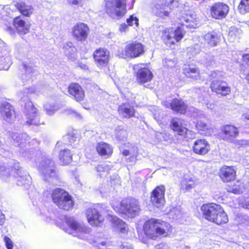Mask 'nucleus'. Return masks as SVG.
<instances>
[{
    "label": "nucleus",
    "instance_id": "nucleus-53",
    "mask_svg": "<svg viewBox=\"0 0 249 249\" xmlns=\"http://www.w3.org/2000/svg\"><path fill=\"white\" fill-rule=\"evenodd\" d=\"M4 241L5 243L6 246L8 249H12L13 248V243L11 240L8 237L5 236L4 238Z\"/></svg>",
    "mask_w": 249,
    "mask_h": 249
},
{
    "label": "nucleus",
    "instance_id": "nucleus-45",
    "mask_svg": "<svg viewBox=\"0 0 249 249\" xmlns=\"http://www.w3.org/2000/svg\"><path fill=\"white\" fill-rule=\"evenodd\" d=\"M180 212L181 211L179 208H174L170 211L169 213V216L173 219H177L181 214Z\"/></svg>",
    "mask_w": 249,
    "mask_h": 249
},
{
    "label": "nucleus",
    "instance_id": "nucleus-51",
    "mask_svg": "<svg viewBox=\"0 0 249 249\" xmlns=\"http://www.w3.org/2000/svg\"><path fill=\"white\" fill-rule=\"evenodd\" d=\"M65 113L68 115H72L73 116L76 117H79L81 118V116L77 112L71 108H67L65 110Z\"/></svg>",
    "mask_w": 249,
    "mask_h": 249
},
{
    "label": "nucleus",
    "instance_id": "nucleus-16",
    "mask_svg": "<svg viewBox=\"0 0 249 249\" xmlns=\"http://www.w3.org/2000/svg\"><path fill=\"white\" fill-rule=\"evenodd\" d=\"M0 115L4 121L9 123H12L16 118L13 107L7 102H3L1 104Z\"/></svg>",
    "mask_w": 249,
    "mask_h": 249
},
{
    "label": "nucleus",
    "instance_id": "nucleus-30",
    "mask_svg": "<svg viewBox=\"0 0 249 249\" xmlns=\"http://www.w3.org/2000/svg\"><path fill=\"white\" fill-rule=\"evenodd\" d=\"M118 112L119 115L126 118H130L134 116L135 110L133 107L129 104H123L118 107Z\"/></svg>",
    "mask_w": 249,
    "mask_h": 249
},
{
    "label": "nucleus",
    "instance_id": "nucleus-61",
    "mask_svg": "<svg viewBox=\"0 0 249 249\" xmlns=\"http://www.w3.org/2000/svg\"><path fill=\"white\" fill-rule=\"evenodd\" d=\"M5 220V216L2 212L0 211V225H2Z\"/></svg>",
    "mask_w": 249,
    "mask_h": 249
},
{
    "label": "nucleus",
    "instance_id": "nucleus-58",
    "mask_svg": "<svg viewBox=\"0 0 249 249\" xmlns=\"http://www.w3.org/2000/svg\"><path fill=\"white\" fill-rule=\"evenodd\" d=\"M78 67L81 69H83L84 70H86L88 69V67L85 64L83 63L82 62H78Z\"/></svg>",
    "mask_w": 249,
    "mask_h": 249
},
{
    "label": "nucleus",
    "instance_id": "nucleus-52",
    "mask_svg": "<svg viewBox=\"0 0 249 249\" xmlns=\"http://www.w3.org/2000/svg\"><path fill=\"white\" fill-rule=\"evenodd\" d=\"M227 191L234 194H238L240 193V189L238 186L231 187L229 186L227 188Z\"/></svg>",
    "mask_w": 249,
    "mask_h": 249
},
{
    "label": "nucleus",
    "instance_id": "nucleus-34",
    "mask_svg": "<svg viewBox=\"0 0 249 249\" xmlns=\"http://www.w3.org/2000/svg\"><path fill=\"white\" fill-rule=\"evenodd\" d=\"M72 156L71 151L68 149L61 150L59 155L60 163L63 165L70 164L72 161Z\"/></svg>",
    "mask_w": 249,
    "mask_h": 249
},
{
    "label": "nucleus",
    "instance_id": "nucleus-12",
    "mask_svg": "<svg viewBox=\"0 0 249 249\" xmlns=\"http://www.w3.org/2000/svg\"><path fill=\"white\" fill-rule=\"evenodd\" d=\"M39 169L45 180H49L56 176L54 161L50 159H45L41 162Z\"/></svg>",
    "mask_w": 249,
    "mask_h": 249
},
{
    "label": "nucleus",
    "instance_id": "nucleus-63",
    "mask_svg": "<svg viewBox=\"0 0 249 249\" xmlns=\"http://www.w3.org/2000/svg\"><path fill=\"white\" fill-rule=\"evenodd\" d=\"M243 117L244 119L249 121V112L244 114Z\"/></svg>",
    "mask_w": 249,
    "mask_h": 249
},
{
    "label": "nucleus",
    "instance_id": "nucleus-29",
    "mask_svg": "<svg viewBox=\"0 0 249 249\" xmlns=\"http://www.w3.org/2000/svg\"><path fill=\"white\" fill-rule=\"evenodd\" d=\"M111 221L113 227L122 233H125L128 230V225L122 220L116 216H111Z\"/></svg>",
    "mask_w": 249,
    "mask_h": 249
},
{
    "label": "nucleus",
    "instance_id": "nucleus-64",
    "mask_svg": "<svg viewBox=\"0 0 249 249\" xmlns=\"http://www.w3.org/2000/svg\"><path fill=\"white\" fill-rule=\"evenodd\" d=\"M122 249H133L130 245H123Z\"/></svg>",
    "mask_w": 249,
    "mask_h": 249
},
{
    "label": "nucleus",
    "instance_id": "nucleus-26",
    "mask_svg": "<svg viewBox=\"0 0 249 249\" xmlns=\"http://www.w3.org/2000/svg\"><path fill=\"white\" fill-rule=\"evenodd\" d=\"M13 25L18 33L21 35L27 34L30 29V25L26 24L20 17H16L14 19Z\"/></svg>",
    "mask_w": 249,
    "mask_h": 249
},
{
    "label": "nucleus",
    "instance_id": "nucleus-37",
    "mask_svg": "<svg viewBox=\"0 0 249 249\" xmlns=\"http://www.w3.org/2000/svg\"><path fill=\"white\" fill-rule=\"evenodd\" d=\"M196 185L195 180L190 177L185 178L181 182V188L186 190H189L194 188Z\"/></svg>",
    "mask_w": 249,
    "mask_h": 249
},
{
    "label": "nucleus",
    "instance_id": "nucleus-14",
    "mask_svg": "<svg viewBox=\"0 0 249 249\" xmlns=\"http://www.w3.org/2000/svg\"><path fill=\"white\" fill-rule=\"evenodd\" d=\"M93 57L98 67H105L108 63L110 53L107 49L100 48L94 52Z\"/></svg>",
    "mask_w": 249,
    "mask_h": 249
},
{
    "label": "nucleus",
    "instance_id": "nucleus-13",
    "mask_svg": "<svg viewBox=\"0 0 249 249\" xmlns=\"http://www.w3.org/2000/svg\"><path fill=\"white\" fill-rule=\"evenodd\" d=\"M229 11V6L223 2H216L213 4L210 8L212 17L217 19L225 18Z\"/></svg>",
    "mask_w": 249,
    "mask_h": 249
},
{
    "label": "nucleus",
    "instance_id": "nucleus-59",
    "mask_svg": "<svg viewBox=\"0 0 249 249\" xmlns=\"http://www.w3.org/2000/svg\"><path fill=\"white\" fill-rule=\"evenodd\" d=\"M24 68L25 69V70H26L27 73L22 75V79L26 78L27 77L28 78L31 77V74L28 73V72H29V70H28V68L27 67H26L25 66H24Z\"/></svg>",
    "mask_w": 249,
    "mask_h": 249
},
{
    "label": "nucleus",
    "instance_id": "nucleus-60",
    "mask_svg": "<svg viewBox=\"0 0 249 249\" xmlns=\"http://www.w3.org/2000/svg\"><path fill=\"white\" fill-rule=\"evenodd\" d=\"M243 59L248 65H249V54H245L243 55Z\"/></svg>",
    "mask_w": 249,
    "mask_h": 249
},
{
    "label": "nucleus",
    "instance_id": "nucleus-18",
    "mask_svg": "<svg viewBox=\"0 0 249 249\" xmlns=\"http://www.w3.org/2000/svg\"><path fill=\"white\" fill-rule=\"evenodd\" d=\"M87 217L89 224L98 226L104 220V217L97 208L89 209L87 212Z\"/></svg>",
    "mask_w": 249,
    "mask_h": 249
},
{
    "label": "nucleus",
    "instance_id": "nucleus-43",
    "mask_svg": "<svg viewBox=\"0 0 249 249\" xmlns=\"http://www.w3.org/2000/svg\"><path fill=\"white\" fill-rule=\"evenodd\" d=\"M155 136L158 142L167 141L171 138L169 134L165 132H157Z\"/></svg>",
    "mask_w": 249,
    "mask_h": 249
},
{
    "label": "nucleus",
    "instance_id": "nucleus-8",
    "mask_svg": "<svg viewBox=\"0 0 249 249\" xmlns=\"http://www.w3.org/2000/svg\"><path fill=\"white\" fill-rule=\"evenodd\" d=\"M14 172L17 173L16 178L18 185H29L30 184L31 178L26 172L22 171L21 169H18L16 171L15 169L14 170L11 166L6 164L0 166V175L3 179Z\"/></svg>",
    "mask_w": 249,
    "mask_h": 249
},
{
    "label": "nucleus",
    "instance_id": "nucleus-40",
    "mask_svg": "<svg viewBox=\"0 0 249 249\" xmlns=\"http://www.w3.org/2000/svg\"><path fill=\"white\" fill-rule=\"evenodd\" d=\"M111 168V165L108 163H103L96 167V171L99 176H103L107 174Z\"/></svg>",
    "mask_w": 249,
    "mask_h": 249
},
{
    "label": "nucleus",
    "instance_id": "nucleus-42",
    "mask_svg": "<svg viewBox=\"0 0 249 249\" xmlns=\"http://www.w3.org/2000/svg\"><path fill=\"white\" fill-rule=\"evenodd\" d=\"M115 137L119 141H124L127 137L126 130L120 128H117L115 131Z\"/></svg>",
    "mask_w": 249,
    "mask_h": 249
},
{
    "label": "nucleus",
    "instance_id": "nucleus-2",
    "mask_svg": "<svg viewBox=\"0 0 249 249\" xmlns=\"http://www.w3.org/2000/svg\"><path fill=\"white\" fill-rule=\"evenodd\" d=\"M143 230L145 234L153 239H156L159 236L167 237L172 232V228L170 224L154 218L145 222Z\"/></svg>",
    "mask_w": 249,
    "mask_h": 249
},
{
    "label": "nucleus",
    "instance_id": "nucleus-19",
    "mask_svg": "<svg viewBox=\"0 0 249 249\" xmlns=\"http://www.w3.org/2000/svg\"><path fill=\"white\" fill-rule=\"evenodd\" d=\"M140 65L135 66L134 69L138 70L136 72V80L139 83L143 84L150 81L153 77L151 71L147 68H142Z\"/></svg>",
    "mask_w": 249,
    "mask_h": 249
},
{
    "label": "nucleus",
    "instance_id": "nucleus-36",
    "mask_svg": "<svg viewBox=\"0 0 249 249\" xmlns=\"http://www.w3.org/2000/svg\"><path fill=\"white\" fill-rule=\"evenodd\" d=\"M242 31L241 30L231 27L230 28L228 34V40L231 42H235L238 41L241 35Z\"/></svg>",
    "mask_w": 249,
    "mask_h": 249
},
{
    "label": "nucleus",
    "instance_id": "nucleus-57",
    "mask_svg": "<svg viewBox=\"0 0 249 249\" xmlns=\"http://www.w3.org/2000/svg\"><path fill=\"white\" fill-rule=\"evenodd\" d=\"M234 143L236 146H238V147L242 146L243 145H244L246 143L243 140H241V141L235 140L234 142Z\"/></svg>",
    "mask_w": 249,
    "mask_h": 249
},
{
    "label": "nucleus",
    "instance_id": "nucleus-38",
    "mask_svg": "<svg viewBox=\"0 0 249 249\" xmlns=\"http://www.w3.org/2000/svg\"><path fill=\"white\" fill-rule=\"evenodd\" d=\"M138 149L137 147L134 146L130 150H124L123 151V155L127 156L131 154L132 156L130 158V161H135L137 160Z\"/></svg>",
    "mask_w": 249,
    "mask_h": 249
},
{
    "label": "nucleus",
    "instance_id": "nucleus-48",
    "mask_svg": "<svg viewBox=\"0 0 249 249\" xmlns=\"http://www.w3.org/2000/svg\"><path fill=\"white\" fill-rule=\"evenodd\" d=\"M196 127L199 131H205L209 128V125L202 121H199L196 124Z\"/></svg>",
    "mask_w": 249,
    "mask_h": 249
},
{
    "label": "nucleus",
    "instance_id": "nucleus-25",
    "mask_svg": "<svg viewBox=\"0 0 249 249\" xmlns=\"http://www.w3.org/2000/svg\"><path fill=\"white\" fill-rule=\"evenodd\" d=\"M69 93L74 99L78 101H83L85 97V92L82 88L77 83H72L68 87Z\"/></svg>",
    "mask_w": 249,
    "mask_h": 249
},
{
    "label": "nucleus",
    "instance_id": "nucleus-62",
    "mask_svg": "<svg viewBox=\"0 0 249 249\" xmlns=\"http://www.w3.org/2000/svg\"><path fill=\"white\" fill-rule=\"evenodd\" d=\"M243 207L249 210V200H247L243 204Z\"/></svg>",
    "mask_w": 249,
    "mask_h": 249
},
{
    "label": "nucleus",
    "instance_id": "nucleus-21",
    "mask_svg": "<svg viewBox=\"0 0 249 249\" xmlns=\"http://www.w3.org/2000/svg\"><path fill=\"white\" fill-rule=\"evenodd\" d=\"M219 177L223 182H228L235 178L236 171L232 166H224L219 170Z\"/></svg>",
    "mask_w": 249,
    "mask_h": 249
},
{
    "label": "nucleus",
    "instance_id": "nucleus-11",
    "mask_svg": "<svg viewBox=\"0 0 249 249\" xmlns=\"http://www.w3.org/2000/svg\"><path fill=\"white\" fill-rule=\"evenodd\" d=\"M24 111L27 124L37 125L40 124L37 109L35 107L32 102L28 101L26 103Z\"/></svg>",
    "mask_w": 249,
    "mask_h": 249
},
{
    "label": "nucleus",
    "instance_id": "nucleus-5",
    "mask_svg": "<svg viewBox=\"0 0 249 249\" xmlns=\"http://www.w3.org/2000/svg\"><path fill=\"white\" fill-rule=\"evenodd\" d=\"M51 196L53 203L61 209L69 211L73 206L74 202L71 196L62 189L53 190Z\"/></svg>",
    "mask_w": 249,
    "mask_h": 249
},
{
    "label": "nucleus",
    "instance_id": "nucleus-54",
    "mask_svg": "<svg viewBox=\"0 0 249 249\" xmlns=\"http://www.w3.org/2000/svg\"><path fill=\"white\" fill-rule=\"evenodd\" d=\"M211 76L213 79H220L222 76V73L220 71H213L211 73Z\"/></svg>",
    "mask_w": 249,
    "mask_h": 249
},
{
    "label": "nucleus",
    "instance_id": "nucleus-3",
    "mask_svg": "<svg viewBox=\"0 0 249 249\" xmlns=\"http://www.w3.org/2000/svg\"><path fill=\"white\" fill-rule=\"evenodd\" d=\"M201 211L205 218L217 225L227 223L228 218L227 214L219 205L212 203L203 205Z\"/></svg>",
    "mask_w": 249,
    "mask_h": 249
},
{
    "label": "nucleus",
    "instance_id": "nucleus-10",
    "mask_svg": "<svg viewBox=\"0 0 249 249\" xmlns=\"http://www.w3.org/2000/svg\"><path fill=\"white\" fill-rule=\"evenodd\" d=\"M151 11L154 15L165 19L169 17L171 8L167 4L166 0H156L151 8Z\"/></svg>",
    "mask_w": 249,
    "mask_h": 249
},
{
    "label": "nucleus",
    "instance_id": "nucleus-23",
    "mask_svg": "<svg viewBox=\"0 0 249 249\" xmlns=\"http://www.w3.org/2000/svg\"><path fill=\"white\" fill-rule=\"evenodd\" d=\"M194 152L198 155H205L210 150L209 143L204 139H197L194 143Z\"/></svg>",
    "mask_w": 249,
    "mask_h": 249
},
{
    "label": "nucleus",
    "instance_id": "nucleus-39",
    "mask_svg": "<svg viewBox=\"0 0 249 249\" xmlns=\"http://www.w3.org/2000/svg\"><path fill=\"white\" fill-rule=\"evenodd\" d=\"M204 38L206 42L211 46H214L217 42V37L216 34L208 33L204 35Z\"/></svg>",
    "mask_w": 249,
    "mask_h": 249
},
{
    "label": "nucleus",
    "instance_id": "nucleus-46",
    "mask_svg": "<svg viewBox=\"0 0 249 249\" xmlns=\"http://www.w3.org/2000/svg\"><path fill=\"white\" fill-rule=\"evenodd\" d=\"M44 110L46 113L49 115H53L55 111L58 109L55 106L51 105L48 104H46L44 106Z\"/></svg>",
    "mask_w": 249,
    "mask_h": 249
},
{
    "label": "nucleus",
    "instance_id": "nucleus-20",
    "mask_svg": "<svg viewBox=\"0 0 249 249\" xmlns=\"http://www.w3.org/2000/svg\"><path fill=\"white\" fill-rule=\"evenodd\" d=\"M162 105L166 108H171L173 110L182 114L185 113L187 108V105L183 101L178 99H174L171 102L163 101Z\"/></svg>",
    "mask_w": 249,
    "mask_h": 249
},
{
    "label": "nucleus",
    "instance_id": "nucleus-47",
    "mask_svg": "<svg viewBox=\"0 0 249 249\" xmlns=\"http://www.w3.org/2000/svg\"><path fill=\"white\" fill-rule=\"evenodd\" d=\"M37 92L36 90L35 89V88H32L31 89H23V91H21L19 93V96L21 97V99H22L23 101L24 98L27 96L29 94L32 93H36Z\"/></svg>",
    "mask_w": 249,
    "mask_h": 249
},
{
    "label": "nucleus",
    "instance_id": "nucleus-31",
    "mask_svg": "<svg viewBox=\"0 0 249 249\" xmlns=\"http://www.w3.org/2000/svg\"><path fill=\"white\" fill-rule=\"evenodd\" d=\"M27 136L26 134L14 133L12 136L11 142L15 146L20 148L25 146Z\"/></svg>",
    "mask_w": 249,
    "mask_h": 249
},
{
    "label": "nucleus",
    "instance_id": "nucleus-15",
    "mask_svg": "<svg viewBox=\"0 0 249 249\" xmlns=\"http://www.w3.org/2000/svg\"><path fill=\"white\" fill-rule=\"evenodd\" d=\"M165 188L161 185L156 187L152 192L150 200L153 205L160 208L165 204L164 199Z\"/></svg>",
    "mask_w": 249,
    "mask_h": 249
},
{
    "label": "nucleus",
    "instance_id": "nucleus-6",
    "mask_svg": "<svg viewBox=\"0 0 249 249\" xmlns=\"http://www.w3.org/2000/svg\"><path fill=\"white\" fill-rule=\"evenodd\" d=\"M113 209L122 214H124L129 217H134L138 215L140 206L138 200L133 198H125L120 203V208L112 206Z\"/></svg>",
    "mask_w": 249,
    "mask_h": 249
},
{
    "label": "nucleus",
    "instance_id": "nucleus-56",
    "mask_svg": "<svg viewBox=\"0 0 249 249\" xmlns=\"http://www.w3.org/2000/svg\"><path fill=\"white\" fill-rule=\"evenodd\" d=\"M156 249H169V248L166 244H160L156 247Z\"/></svg>",
    "mask_w": 249,
    "mask_h": 249
},
{
    "label": "nucleus",
    "instance_id": "nucleus-35",
    "mask_svg": "<svg viewBox=\"0 0 249 249\" xmlns=\"http://www.w3.org/2000/svg\"><path fill=\"white\" fill-rule=\"evenodd\" d=\"M63 50L65 54L69 59H75L76 48L72 43L71 42H66L64 44Z\"/></svg>",
    "mask_w": 249,
    "mask_h": 249
},
{
    "label": "nucleus",
    "instance_id": "nucleus-44",
    "mask_svg": "<svg viewBox=\"0 0 249 249\" xmlns=\"http://www.w3.org/2000/svg\"><path fill=\"white\" fill-rule=\"evenodd\" d=\"M68 1L70 4L78 5L84 9L86 8L89 4L88 0H68Z\"/></svg>",
    "mask_w": 249,
    "mask_h": 249
},
{
    "label": "nucleus",
    "instance_id": "nucleus-22",
    "mask_svg": "<svg viewBox=\"0 0 249 249\" xmlns=\"http://www.w3.org/2000/svg\"><path fill=\"white\" fill-rule=\"evenodd\" d=\"M211 89L213 91L222 95H226L230 92V88L221 80H213L212 82Z\"/></svg>",
    "mask_w": 249,
    "mask_h": 249
},
{
    "label": "nucleus",
    "instance_id": "nucleus-17",
    "mask_svg": "<svg viewBox=\"0 0 249 249\" xmlns=\"http://www.w3.org/2000/svg\"><path fill=\"white\" fill-rule=\"evenodd\" d=\"M89 28L85 23L79 22L72 28V34L78 41H84L88 37Z\"/></svg>",
    "mask_w": 249,
    "mask_h": 249
},
{
    "label": "nucleus",
    "instance_id": "nucleus-1",
    "mask_svg": "<svg viewBox=\"0 0 249 249\" xmlns=\"http://www.w3.org/2000/svg\"><path fill=\"white\" fill-rule=\"evenodd\" d=\"M180 20L181 27H178L176 30L173 28H166L162 32V39L168 47L175 45L183 38L185 27L194 28L197 25V19L191 15L183 16Z\"/></svg>",
    "mask_w": 249,
    "mask_h": 249
},
{
    "label": "nucleus",
    "instance_id": "nucleus-41",
    "mask_svg": "<svg viewBox=\"0 0 249 249\" xmlns=\"http://www.w3.org/2000/svg\"><path fill=\"white\" fill-rule=\"evenodd\" d=\"M239 13L244 15L249 12V0H241L238 6Z\"/></svg>",
    "mask_w": 249,
    "mask_h": 249
},
{
    "label": "nucleus",
    "instance_id": "nucleus-28",
    "mask_svg": "<svg viewBox=\"0 0 249 249\" xmlns=\"http://www.w3.org/2000/svg\"><path fill=\"white\" fill-rule=\"evenodd\" d=\"M183 73L188 78L198 80L200 78L198 69L192 65H185L183 68Z\"/></svg>",
    "mask_w": 249,
    "mask_h": 249
},
{
    "label": "nucleus",
    "instance_id": "nucleus-32",
    "mask_svg": "<svg viewBox=\"0 0 249 249\" xmlns=\"http://www.w3.org/2000/svg\"><path fill=\"white\" fill-rule=\"evenodd\" d=\"M15 5L21 14L24 16L29 17L34 12V9L32 6L27 4L24 2H17Z\"/></svg>",
    "mask_w": 249,
    "mask_h": 249
},
{
    "label": "nucleus",
    "instance_id": "nucleus-27",
    "mask_svg": "<svg viewBox=\"0 0 249 249\" xmlns=\"http://www.w3.org/2000/svg\"><path fill=\"white\" fill-rule=\"evenodd\" d=\"M98 153L105 158L110 157L113 153V147L109 144L105 142H99L96 145Z\"/></svg>",
    "mask_w": 249,
    "mask_h": 249
},
{
    "label": "nucleus",
    "instance_id": "nucleus-33",
    "mask_svg": "<svg viewBox=\"0 0 249 249\" xmlns=\"http://www.w3.org/2000/svg\"><path fill=\"white\" fill-rule=\"evenodd\" d=\"M172 129L179 135H184L187 132V129L182 126V121L180 119L174 118L171 121Z\"/></svg>",
    "mask_w": 249,
    "mask_h": 249
},
{
    "label": "nucleus",
    "instance_id": "nucleus-24",
    "mask_svg": "<svg viewBox=\"0 0 249 249\" xmlns=\"http://www.w3.org/2000/svg\"><path fill=\"white\" fill-rule=\"evenodd\" d=\"M222 138L224 140L230 141L236 137L239 134L237 128L232 125H224L221 128Z\"/></svg>",
    "mask_w": 249,
    "mask_h": 249
},
{
    "label": "nucleus",
    "instance_id": "nucleus-7",
    "mask_svg": "<svg viewBox=\"0 0 249 249\" xmlns=\"http://www.w3.org/2000/svg\"><path fill=\"white\" fill-rule=\"evenodd\" d=\"M107 13L112 18H119L126 12V0H105Z\"/></svg>",
    "mask_w": 249,
    "mask_h": 249
},
{
    "label": "nucleus",
    "instance_id": "nucleus-4",
    "mask_svg": "<svg viewBox=\"0 0 249 249\" xmlns=\"http://www.w3.org/2000/svg\"><path fill=\"white\" fill-rule=\"evenodd\" d=\"M65 222L67 227L63 229L66 232L81 239L87 238V235L90 232V228L83 223L78 222L73 217L66 218Z\"/></svg>",
    "mask_w": 249,
    "mask_h": 249
},
{
    "label": "nucleus",
    "instance_id": "nucleus-55",
    "mask_svg": "<svg viewBox=\"0 0 249 249\" xmlns=\"http://www.w3.org/2000/svg\"><path fill=\"white\" fill-rule=\"evenodd\" d=\"M119 30L121 33L126 32L128 30V26L125 23L119 25Z\"/></svg>",
    "mask_w": 249,
    "mask_h": 249
},
{
    "label": "nucleus",
    "instance_id": "nucleus-9",
    "mask_svg": "<svg viewBox=\"0 0 249 249\" xmlns=\"http://www.w3.org/2000/svg\"><path fill=\"white\" fill-rule=\"evenodd\" d=\"M144 52L143 46L140 43L132 42L126 44L124 50L119 54L120 57L135 58L140 56Z\"/></svg>",
    "mask_w": 249,
    "mask_h": 249
},
{
    "label": "nucleus",
    "instance_id": "nucleus-49",
    "mask_svg": "<svg viewBox=\"0 0 249 249\" xmlns=\"http://www.w3.org/2000/svg\"><path fill=\"white\" fill-rule=\"evenodd\" d=\"M126 22L129 26L135 25L137 27L139 24L138 19L133 15L130 16L129 18L127 19Z\"/></svg>",
    "mask_w": 249,
    "mask_h": 249
},
{
    "label": "nucleus",
    "instance_id": "nucleus-50",
    "mask_svg": "<svg viewBox=\"0 0 249 249\" xmlns=\"http://www.w3.org/2000/svg\"><path fill=\"white\" fill-rule=\"evenodd\" d=\"M163 65L167 68H172L175 66V62L171 59H165L163 62Z\"/></svg>",
    "mask_w": 249,
    "mask_h": 249
}]
</instances>
